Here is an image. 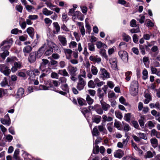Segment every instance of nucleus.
Wrapping results in <instances>:
<instances>
[{
    "label": "nucleus",
    "mask_w": 160,
    "mask_h": 160,
    "mask_svg": "<svg viewBox=\"0 0 160 160\" xmlns=\"http://www.w3.org/2000/svg\"><path fill=\"white\" fill-rule=\"evenodd\" d=\"M45 45L40 47L37 51H33L31 52L28 58V62L30 63H33L36 62L37 59L41 58L44 52Z\"/></svg>",
    "instance_id": "nucleus-1"
},
{
    "label": "nucleus",
    "mask_w": 160,
    "mask_h": 160,
    "mask_svg": "<svg viewBox=\"0 0 160 160\" xmlns=\"http://www.w3.org/2000/svg\"><path fill=\"white\" fill-rule=\"evenodd\" d=\"M52 46H51V45H49L50 42H49L48 44V46H47V44L46 43L44 44L42 46H44V45H45V48H44V52L43 54L45 56H49L51 55L53 52V48L54 47L53 46L54 44V43L52 42H51Z\"/></svg>",
    "instance_id": "nucleus-2"
},
{
    "label": "nucleus",
    "mask_w": 160,
    "mask_h": 160,
    "mask_svg": "<svg viewBox=\"0 0 160 160\" xmlns=\"http://www.w3.org/2000/svg\"><path fill=\"white\" fill-rule=\"evenodd\" d=\"M45 85H40L39 88L37 89V90H46L49 89L50 88H54L53 87V85L52 84V82L49 81H45Z\"/></svg>",
    "instance_id": "nucleus-3"
},
{
    "label": "nucleus",
    "mask_w": 160,
    "mask_h": 160,
    "mask_svg": "<svg viewBox=\"0 0 160 160\" xmlns=\"http://www.w3.org/2000/svg\"><path fill=\"white\" fill-rule=\"evenodd\" d=\"M10 48V45H5L1 48L2 50L4 51L3 52L0 53V56L3 60H4L6 57L9 55V52L8 50Z\"/></svg>",
    "instance_id": "nucleus-4"
},
{
    "label": "nucleus",
    "mask_w": 160,
    "mask_h": 160,
    "mask_svg": "<svg viewBox=\"0 0 160 160\" xmlns=\"http://www.w3.org/2000/svg\"><path fill=\"white\" fill-rule=\"evenodd\" d=\"M99 75L100 78H101L103 80L110 77V74L105 68H101L99 72Z\"/></svg>",
    "instance_id": "nucleus-5"
},
{
    "label": "nucleus",
    "mask_w": 160,
    "mask_h": 160,
    "mask_svg": "<svg viewBox=\"0 0 160 160\" xmlns=\"http://www.w3.org/2000/svg\"><path fill=\"white\" fill-rule=\"evenodd\" d=\"M86 85V82L84 79L78 77V82L77 83V88L79 91H81L83 89L84 86Z\"/></svg>",
    "instance_id": "nucleus-6"
},
{
    "label": "nucleus",
    "mask_w": 160,
    "mask_h": 160,
    "mask_svg": "<svg viewBox=\"0 0 160 160\" xmlns=\"http://www.w3.org/2000/svg\"><path fill=\"white\" fill-rule=\"evenodd\" d=\"M118 54L120 58L125 62H127L128 61V54L125 51L121 50L118 52Z\"/></svg>",
    "instance_id": "nucleus-7"
},
{
    "label": "nucleus",
    "mask_w": 160,
    "mask_h": 160,
    "mask_svg": "<svg viewBox=\"0 0 160 160\" xmlns=\"http://www.w3.org/2000/svg\"><path fill=\"white\" fill-rule=\"evenodd\" d=\"M0 71L6 76H8L11 72L10 70L8 67L5 64H2L0 65Z\"/></svg>",
    "instance_id": "nucleus-8"
},
{
    "label": "nucleus",
    "mask_w": 160,
    "mask_h": 160,
    "mask_svg": "<svg viewBox=\"0 0 160 160\" xmlns=\"http://www.w3.org/2000/svg\"><path fill=\"white\" fill-rule=\"evenodd\" d=\"M22 67V63L18 61L15 62L12 66L11 70L12 72H16L18 69H20Z\"/></svg>",
    "instance_id": "nucleus-9"
},
{
    "label": "nucleus",
    "mask_w": 160,
    "mask_h": 160,
    "mask_svg": "<svg viewBox=\"0 0 160 160\" xmlns=\"http://www.w3.org/2000/svg\"><path fill=\"white\" fill-rule=\"evenodd\" d=\"M67 69L70 75L74 76V75H76V72L77 71V69L76 67L71 65L69 66Z\"/></svg>",
    "instance_id": "nucleus-10"
},
{
    "label": "nucleus",
    "mask_w": 160,
    "mask_h": 160,
    "mask_svg": "<svg viewBox=\"0 0 160 160\" xmlns=\"http://www.w3.org/2000/svg\"><path fill=\"white\" fill-rule=\"evenodd\" d=\"M101 107L103 111H107L110 108L111 106L109 104L107 103L103 100H100Z\"/></svg>",
    "instance_id": "nucleus-11"
},
{
    "label": "nucleus",
    "mask_w": 160,
    "mask_h": 160,
    "mask_svg": "<svg viewBox=\"0 0 160 160\" xmlns=\"http://www.w3.org/2000/svg\"><path fill=\"white\" fill-rule=\"evenodd\" d=\"M24 92V90L22 88H20L18 89L17 93L15 95L16 98H20L23 97V95Z\"/></svg>",
    "instance_id": "nucleus-12"
},
{
    "label": "nucleus",
    "mask_w": 160,
    "mask_h": 160,
    "mask_svg": "<svg viewBox=\"0 0 160 160\" xmlns=\"http://www.w3.org/2000/svg\"><path fill=\"white\" fill-rule=\"evenodd\" d=\"M89 58L90 61L98 64H99L101 61V58L97 55L96 56L91 55Z\"/></svg>",
    "instance_id": "nucleus-13"
},
{
    "label": "nucleus",
    "mask_w": 160,
    "mask_h": 160,
    "mask_svg": "<svg viewBox=\"0 0 160 160\" xmlns=\"http://www.w3.org/2000/svg\"><path fill=\"white\" fill-rule=\"evenodd\" d=\"M32 49V48L30 45H27L24 47L23 49V52L25 56H27V54L30 53Z\"/></svg>",
    "instance_id": "nucleus-14"
},
{
    "label": "nucleus",
    "mask_w": 160,
    "mask_h": 160,
    "mask_svg": "<svg viewBox=\"0 0 160 160\" xmlns=\"http://www.w3.org/2000/svg\"><path fill=\"white\" fill-rule=\"evenodd\" d=\"M18 61L17 58L15 57H8L6 60V61L8 64H10L12 65V66Z\"/></svg>",
    "instance_id": "nucleus-15"
},
{
    "label": "nucleus",
    "mask_w": 160,
    "mask_h": 160,
    "mask_svg": "<svg viewBox=\"0 0 160 160\" xmlns=\"http://www.w3.org/2000/svg\"><path fill=\"white\" fill-rule=\"evenodd\" d=\"M27 74L29 76L28 79L31 80H35V78L36 74L34 73V71L32 70H30L27 71Z\"/></svg>",
    "instance_id": "nucleus-16"
},
{
    "label": "nucleus",
    "mask_w": 160,
    "mask_h": 160,
    "mask_svg": "<svg viewBox=\"0 0 160 160\" xmlns=\"http://www.w3.org/2000/svg\"><path fill=\"white\" fill-rule=\"evenodd\" d=\"M53 25L56 31L53 30V33L54 34H57L60 32V27L58 22H53Z\"/></svg>",
    "instance_id": "nucleus-17"
},
{
    "label": "nucleus",
    "mask_w": 160,
    "mask_h": 160,
    "mask_svg": "<svg viewBox=\"0 0 160 160\" xmlns=\"http://www.w3.org/2000/svg\"><path fill=\"white\" fill-rule=\"evenodd\" d=\"M101 119V116L98 115H93L92 118V122L97 124H98L100 122Z\"/></svg>",
    "instance_id": "nucleus-18"
},
{
    "label": "nucleus",
    "mask_w": 160,
    "mask_h": 160,
    "mask_svg": "<svg viewBox=\"0 0 160 160\" xmlns=\"http://www.w3.org/2000/svg\"><path fill=\"white\" fill-rule=\"evenodd\" d=\"M19 152L20 151L19 149H16L14 151L13 155V157L15 160H22V159L19 156Z\"/></svg>",
    "instance_id": "nucleus-19"
},
{
    "label": "nucleus",
    "mask_w": 160,
    "mask_h": 160,
    "mask_svg": "<svg viewBox=\"0 0 160 160\" xmlns=\"http://www.w3.org/2000/svg\"><path fill=\"white\" fill-rule=\"evenodd\" d=\"M58 38L62 45L63 46H66L67 44V41L66 38L62 35L58 36Z\"/></svg>",
    "instance_id": "nucleus-20"
},
{
    "label": "nucleus",
    "mask_w": 160,
    "mask_h": 160,
    "mask_svg": "<svg viewBox=\"0 0 160 160\" xmlns=\"http://www.w3.org/2000/svg\"><path fill=\"white\" fill-rule=\"evenodd\" d=\"M26 31L30 37L33 39L34 38V29L32 27H30L27 28Z\"/></svg>",
    "instance_id": "nucleus-21"
},
{
    "label": "nucleus",
    "mask_w": 160,
    "mask_h": 160,
    "mask_svg": "<svg viewBox=\"0 0 160 160\" xmlns=\"http://www.w3.org/2000/svg\"><path fill=\"white\" fill-rule=\"evenodd\" d=\"M97 96L99 97V101H100V100H103V97L104 93L102 91L101 88H98L97 90Z\"/></svg>",
    "instance_id": "nucleus-22"
},
{
    "label": "nucleus",
    "mask_w": 160,
    "mask_h": 160,
    "mask_svg": "<svg viewBox=\"0 0 160 160\" xmlns=\"http://www.w3.org/2000/svg\"><path fill=\"white\" fill-rule=\"evenodd\" d=\"M13 41L12 38H10L9 39H7V40L3 41L1 43L0 46V48L1 47L4 46V45L6 44V45H9L11 46L13 43Z\"/></svg>",
    "instance_id": "nucleus-23"
},
{
    "label": "nucleus",
    "mask_w": 160,
    "mask_h": 160,
    "mask_svg": "<svg viewBox=\"0 0 160 160\" xmlns=\"http://www.w3.org/2000/svg\"><path fill=\"white\" fill-rule=\"evenodd\" d=\"M95 111L97 113L100 115L102 114L103 113V110L99 104L95 105Z\"/></svg>",
    "instance_id": "nucleus-24"
},
{
    "label": "nucleus",
    "mask_w": 160,
    "mask_h": 160,
    "mask_svg": "<svg viewBox=\"0 0 160 160\" xmlns=\"http://www.w3.org/2000/svg\"><path fill=\"white\" fill-rule=\"evenodd\" d=\"M124 155V152L120 149L117 151L116 153L114 154V157L115 158H121Z\"/></svg>",
    "instance_id": "nucleus-25"
},
{
    "label": "nucleus",
    "mask_w": 160,
    "mask_h": 160,
    "mask_svg": "<svg viewBox=\"0 0 160 160\" xmlns=\"http://www.w3.org/2000/svg\"><path fill=\"white\" fill-rule=\"evenodd\" d=\"M129 92L132 96H135L138 93V88H130Z\"/></svg>",
    "instance_id": "nucleus-26"
},
{
    "label": "nucleus",
    "mask_w": 160,
    "mask_h": 160,
    "mask_svg": "<svg viewBox=\"0 0 160 160\" xmlns=\"http://www.w3.org/2000/svg\"><path fill=\"white\" fill-rule=\"evenodd\" d=\"M92 133L93 136H98L100 135V132L98 129L97 126H95L92 131Z\"/></svg>",
    "instance_id": "nucleus-27"
},
{
    "label": "nucleus",
    "mask_w": 160,
    "mask_h": 160,
    "mask_svg": "<svg viewBox=\"0 0 160 160\" xmlns=\"http://www.w3.org/2000/svg\"><path fill=\"white\" fill-rule=\"evenodd\" d=\"M78 103L80 106L83 105H87V103L86 101L81 98H77Z\"/></svg>",
    "instance_id": "nucleus-28"
},
{
    "label": "nucleus",
    "mask_w": 160,
    "mask_h": 160,
    "mask_svg": "<svg viewBox=\"0 0 160 160\" xmlns=\"http://www.w3.org/2000/svg\"><path fill=\"white\" fill-rule=\"evenodd\" d=\"M123 40L127 42L131 41V38L130 37L125 33H123L122 35Z\"/></svg>",
    "instance_id": "nucleus-29"
},
{
    "label": "nucleus",
    "mask_w": 160,
    "mask_h": 160,
    "mask_svg": "<svg viewBox=\"0 0 160 160\" xmlns=\"http://www.w3.org/2000/svg\"><path fill=\"white\" fill-rule=\"evenodd\" d=\"M148 48V46L146 45H142L140 44L139 49L142 55H144L145 54V49L147 50Z\"/></svg>",
    "instance_id": "nucleus-30"
},
{
    "label": "nucleus",
    "mask_w": 160,
    "mask_h": 160,
    "mask_svg": "<svg viewBox=\"0 0 160 160\" xmlns=\"http://www.w3.org/2000/svg\"><path fill=\"white\" fill-rule=\"evenodd\" d=\"M58 74L65 77H69V75L65 69L59 70L58 71Z\"/></svg>",
    "instance_id": "nucleus-31"
},
{
    "label": "nucleus",
    "mask_w": 160,
    "mask_h": 160,
    "mask_svg": "<svg viewBox=\"0 0 160 160\" xmlns=\"http://www.w3.org/2000/svg\"><path fill=\"white\" fill-rule=\"evenodd\" d=\"M150 142L153 148H155L157 147L158 144V141L156 138H152L150 139Z\"/></svg>",
    "instance_id": "nucleus-32"
},
{
    "label": "nucleus",
    "mask_w": 160,
    "mask_h": 160,
    "mask_svg": "<svg viewBox=\"0 0 160 160\" xmlns=\"http://www.w3.org/2000/svg\"><path fill=\"white\" fill-rule=\"evenodd\" d=\"M139 84L138 81L134 80L132 81L130 86V88H138Z\"/></svg>",
    "instance_id": "nucleus-33"
},
{
    "label": "nucleus",
    "mask_w": 160,
    "mask_h": 160,
    "mask_svg": "<svg viewBox=\"0 0 160 160\" xmlns=\"http://www.w3.org/2000/svg\"><path fill=\"white\" fill-rule=\"evenodd\" d=\"M42 13L46 16H49L53 13L52 11L48 10L46 8H44L42 9Z\"/></svg>",
    "instance_id": "nucleus-34"
},
{
    "label": "nucleus",
    "mask_w": 160,
    "mask_h": 160,
    "mask_svg": "<svg viewBox=\"0 0 160 160\" xmlns=\"http://www.w3.org/2000/svg\"><path fill=\"white\" fill-rule=\"evenodd\" d=\"M145 97L146 98L144 101L145 104H148L149 102L152 100V98L150 94L146 93L144 95Z\"/></svg>",
    "instance_id": "nucleus-35"
},
{
    "label": "nucleus",
    "mask_w": 160,
    "mask_h": 160,
    "mask_svg": "<svg viewBox=\"0 0 160 160\" xmlns=\"http://www.w3.org/2000/svg\"><path fill=\"white\" fill-rule=\"evenodd\" d=\"M98 128L99 132H102L103 134H107V130L103 125H100L98 126Z\"/></svg>",
    "instance_id": "nucleus-36"
},
{
    "label": "nucleus",
    "mask_w": 160,
    "mask_h": 160,
    "mask_svg": "<svg viewBox=\"0 0 160 160\" xmlns=\"http://www.w3.org/2000/svg\"><path fill=\"white\" fill-rule=\"evenodd\" d=\"M155 126V123H154L152 121H148L145 126L146 127H148L150 129H151L152 128L154 127Z\"/></svg>",
    "instance_id": "nucleus-37"
},
{
    "label": "nucleus",
    "mask_w": 160,
    "mask_h": 160,
    "mask_svg": "<svg viewBox=\"0 0 160 160\" xmlns=\"http://www.w3.org/2000/svg\"><path fill=\"white\" fill-rule=\"evenodd\" d=\"M102 118L104 122L106 121L110 122L113 120V118L109 116L107 117L106 115H103L102 116Z\"/></svg>",
    "instance_id": "nucleus-38"
},
{
    "label": "nucleus",
    "mask_w": 160,
    "mask_h": 160,
    "mask_svg": "<svg viewBox=\"0 0 160 160\" xmlns=\"http://www.w3.org/2000/svg\"><path fill=\"white\" fill-rule=\"evenodd\" d=\"M117 62V60L116 59H115V60L112 61V63H111V67L114 70H116L118 69Z\"/></svg>",
    "instance_id": "nucleus-39"
},
{
    "label": "nucleus",
    "mask_w": 160,
    "mask_h": 160,
    "mask_svg": "<svg viewBox=\"0 0 160 160\" xmlns=\"http://www.w3.org/2000/svg\"><path fill=\"white\" fill-rule=\"evenodd\" d=\"M60 88L64 91L67 93L69 92V88L67 84L61 85Z\"/></svg>",
    "instance_id": "nucleus-40"
},
{
    "label": "nucleus",
    "mask_w": 160,
    "mask_h": 160,
    "mask_svg": "<svg viewBox=\"0 0 160 160\" xmlns=\"http://www.w3.org/2000/svg\"><path fill=\"white\" fill-rule=\"evenodd\" d=\"M86 100L88 104L89 105H92L94 102V100L89 95H87Z\"/></svg>",
    "instance_id": "nucleus-41"
},
{
    "label": "nucleus",
    "mask_w": 160,
    "mask_h": 160,
    "mask_svg": "<svg viewBox=\"0 0 160 160\" xmlns=\"http://www.w3.org/2000/svg\"><path fill=\"white\" fill-rule=\"evenodd\" d=\"M0 121L2 124L6 125L8 126H9L11 123V122H10V121L3 118L1 119Z\"/></svg>",
    "instance_id": "nucleus-42"
},
{
    "label": "nucleus",
    "mask_w": 160,
    "mask_h": 160,
    "mask_svg": "<svg viewBox=\"0 0 160 160\" xmlns=\"http://www.w3.org/2000/svg\"><path fill=\"white\" fill-rule=\"evenodd\" d=\"M131 114L130 113H128L125 114L124 117V120L127 122H129L131 118Z\"/></svg>",
    "instance_id": "nucleus-43"
},
{
    "label": "nucleus",
    "mask_w": 160,
    "mask_h": 160,
    "mask_svg": "<svg viewBox=\"0 0 160 160\" xmlns=\"http://www.w3.org/2000/svg\"><path fill=\"white\" fill-rule=\"evenodd\" d=\"M143 62L147 68H149L148 58L144 57L143 59Z\"/></svg>",
    "instance_id": "nucleus-44"
},
{
    "label": "nucleus",
    "mask_w": 160,
    "mask_h": 160,
    "mask_svg": "<svg viewBox=\"0 0 160 160\" xmlns=\"http://www.w3.org/2000/svg\"><path fill=\"white\" fill-rule=\"evenodd\" d=\"M136 28H133L129 30V31L132 33H137L140 32V29L139 26L136 27Z\"/></svg>",
    "instance_id": "nucleus-45"
},
{
    "label": "nucleus",
    "mask_w": 160,
    "mask_h": 160,
    "mask_svg": "<svg viewBox=\"0 0 160 160\" xmlns=\"http://www.w3.org/2000/svg\"><path fill=\"white\" fill-rule=\"evenodd\" d=\"M108 97L110 99H112V98H116L115 93L113 91L109 92L108 94Z\"/></svg>",
    "instance_id": "nucleus-46"
},
{
    "label": "nucleus",
    "mask_w": 160,
    "mask_h": 160,
    "mask_svg": "<svg viewBox=\"0 0 160 160\" xmlns=\"http://www.w3.org/2000/svg\"><path fill=\"white\" fill-rule=\"evenodd\" d=\"M91 72L94 75H96L98 72V70L97 68L92 65L91 68Z\"/></svg>",
    "instance_id": "nucleus-47"
},
{
    "label": "nucleus",
    "mask_w": 160,
    "mask_h": 160,
    "mask_svg": "<svg viewBox=\"0 0 160 160\" xmlns=\"http://www.w3.org/2000/svg\"><path fill=\"white\" fill-rule=\"evenodd\" d=\"M81 112L84 117H86V114L89 112V111L86 108H81Z\"/></svg>",
    "instance_id": "nucleus-48"
},
{
    "label": "nucleus",
    "mask_w": 160,
    "mask_h": 160,
    "mask_svg": "<svg viewBox=\"0 0 160 160\" xmlns=\"http://www.w3.org/2000/svg\"><path fill=\"white\" fill-rule=\"evenodd\" d=\"M89 50L91 51H94L95 50L94 44L92 43H89L88 44Z\"/></svg>",
    "instance_id": "nucleus-49"
},
{
    "label": "nucleus",
    "mask_w": 160,
    "mask_h": 160,
    "mask_svg": "<svg viewBox=\"0 0 160 160\" xmlns=\"http://www.w3.org/2000/svg\"><path fill=\"white\" fill-rule=\"evenodd\" d=\"M142 79L143 80H146L148 78V72L146 69H144L142 71Z\"/></svg>",
    "instance_id": "nucleus-50"
},
{
    "label": "nucleus",
    "mask_w": 160,
    "mask_h": 160,
    "mask_svg": "<svg viewBox=\"0 0 160 160\" xmlns=\"http://www.w3.org/2000/svg\"><path fill=\"white\" fill-rule=\"evenodd\" d=\"M15 9L18 12L22 13V11L23 7L21 4L16 5L15 7Z\"/></svg>",
    "instance_id": "nucleus-51"
},
{
    "label": "nucleus",
    "mask_w": 160,
    "mask_h": 160,
    "mask_svg": "<svg viewBox=\"0 0 160 160\" xmlns=\"http://www.w3.org/2000/svg\"><path fill=\"white\" fill-rule=\"evenodd\" d=\"M113 124V122H112L110 123H108L107 125V127L108 130L110 132H112V126Z\"/></svg>",
    "instance_id": "nucleus-52"
},
{
    "label": "nucleus",
    "mask_w": 160,
    "mask_h": 160,
    "mask_svg": "<svg viewBox=\"0 0 160 160\" xmlns=\"http://www.w3.org/2000/svg\"><path fill=\"white\" fill-rule=\"evenodd\" d=\"M138 135L140 137V139H142L145 140L147 139V137L146 134L139 132L138 133Z\"/></svg>",
    "instance_id": "nucleus-53"
},
{
    "label": "nucleus",
    "mask_w": 160,
    "mask_h": 160,
    "mask_svg": "<svg viewBox=\"0 0 160 160\" xmlns=\"http://www.w3.org/2000/svg\"><path fill=\"white\" fill-rule=\"evenodd\" d=\"M94 84L93 81L90 80L88 83V86L90 88H93L96 87Z\"/></svg>",
    "instance_id": "nucleus-54"
},
{
    "label": "nucleus",
    "mask_w": 160,
    "mask_h": 160,
    "mask_svg": "<svg viewBox=\"0 0 160 160\" xmlns=\"http://www.w3.org/2000/svg\"><path fill=\"white\" fill-rule=\"evenodd\" d=\"M28 35L26 34H24L23 35L19 37V39L21 41H24L27 39Z\"/></svg>",
    "instance_id": "nucleus-55"
},
{
    "label": "nucleus",
    "mask_w": 160,
    "mask_h": 160,
    "mask_svg": "<svg viewBox=\"0 0 160 160\" xmlns=\"http://www.w3.org/2000/svg\"><path fill=\"white\" fill-rule=\"evenodd\" d=\"M115 114L116 117L120 119H121L122 118V113L119 111H116Z\"/></svg>",
    "instance_id": "nucleus-56"
},
{
    "label": "nucleus",
    "mask_w": 160,
    "mask_h": 160,
    "mask_svg": "<svg viewBox=\"0 0 160 160\" xmlns=\"http://www.w3.org/2000/svg\"><path fill=\"white\" fill-rule=\"evenodd\" d=\"M93 153L95 154H98L99 152V147L98 145H95V148L93 150Z\"/></svg>",
    "instance_id": "nucleus-57"
},
{
    "label": "nucleus",
    "mask_w": 160,
    "mask_h": 160,
    "mask_svg": "<svg viewBox=\"0 0 160 160\" xmlns=\"http://www.w3.org/2000/svg\"><path fill=\"white\" fill-rule=\"evenodd\" d=\"M136 21L135 19H132L130 22V25L132 27H137L136 25Z\"/></svg>",
    "instance_id": "nucleus-58"
},
{
    "label": "nucleus",
    "mask_w": 160,
    "mask_h": 160,
    "mask_svg": "<svg viewBox=\"0 0 160 160\" xmlns=\"http://www.w3.org/2000/svg\"><path fill=\"white\" fill-rule=\"evenodd\" d=\"M121 125V123L119 121L115 120V122L114 123V127H116L118 129L120 127V125Z\"/></svg>",
    "instance_id": "nucleus-59"
},
{
    "label": "nucleus",
    "mask_w": 160,
    "mask_h": 160,
    "mask_svg": "<svg viewBox=\"0 0 160 160\" xmlns=\"http://www.w3.org/2000/svg\"><path fill=\"white\" fill-rule=\"evenodd\" d=\"M53 90L55 91L56 92H58L60 94L64 95V96H66L67 95V92H64L62 91H59L58 90H57V89L56 88H53Z\"/></svg>",
    "instance_id": "nucleus-60"
},
{
    "label": "nucleus",
    "mask_w": 160,
    "mask_h": 160,
    "mask_svg": "<svg viewBox=\"0 0 160 160\" xmlns=\"http://www.w3.org/2000/svg\"><path fill=\"white\" fill-rule=\"evenodd\" d=\"M138 36L136 34H134L132 36L133 42L135 43H137L138 42Z\"/></svg>",
    "instance_id": "nucleus-61"
},
{
    "label": "nucleus",
    "mask_w": 160,
    "mask_h": 160,
    "mask_svg": "<svg viewBox=\"0 0 160 160\" xmlns=\"http://www.w3.org/2000/svg\"><path fill=\"white\" fill-rule=\"evenodd\" d=\"M126 47V43L124 42H122L120 43L118 47L120 49L121 48H124V47Z\"/></svg>",
    "instance_id": "nucleus-62"
},
{
    "label": "nucleus",
    "mask_w": 160,
    "mask_h": 160,
    "mask_svg": "<svg viewBox=\"0 0 160 160\" xmlns=\"http://www.w3.org/2000/svg\"><path fill=\"white\" fill-rule=\"evenodd\" d=\"M123 130L126 132L131 130V128L128 124H126L123 127Z\"/></svg>",
    "instance_id": "nucleus-63"
},
{
    "label": "nucleus",
    "mask_w": 160,
    "mask_h": 160,
    "mask_svg": "<svg viewBox=\"0 0 160 160\" xmlns=\"http://www.w3.org/2000/svg\"><path fill=\"white\" fill-rule=\"evenodd\" d=\"M28 18L30 20H35L38 18V17L37 15H30L29 16Z\"/></svg>",
    "instance_id": "nucleus-64"
}]
</instances>
